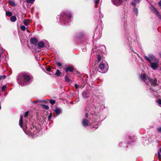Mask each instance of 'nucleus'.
<instances>
[{
  "mask_svg": "<svg viewBox=\"0 0 161 161\" xmlns=\"http://www.w3.org/2000/svg\"><path fill=\"white\" fill-rule=\"evenodd\" d=\"M9 4L13 7H15L16 6V4L14 3V1L12 0H9Z\"/></svg>",
  "mask_w": 161,
  "mask_h": 161,
  "instance_id": "nucleus-17",
  "label": "nucleus"
},
{
  "mask_svg": "<svg viewBox=\"0 0 161 161\" xmlns=\"http://www.w3.org/2000/svg\"><path fill=\"white\" fill-rule=\"evenodd\" d=\"M98 69L102 73L106 72L108 69V66L106 61H102L98 67Z\"/></svg>",
  "mask_w": 161,
  "mask_h": 161,
  "instance_id": "nucleus-4",
  "label": "nucleus"
},
{
  "mask_svg": "<svg viewBox=\"0 0 161 161\" xmlns=\"http://www.w3.org/2000/svg\"><path fill=\"white\" fill-rule=\"evenodd\" d=\"M64 69L66 72H73L74 70L73 68L68 65L66 66V67L64 68Z\"/></svg>",
  "mask_w": 161,
  "mask_h": 161,
  "instance_id": "nucleus-6",
  "label": "nucleus"
},
{
  "mask_svg": "<svg viewBox=\"0 0 161 161\" xmlns=\"http://www.w3.org/2000/svg\"><path fill=\"white\" fill-rule=\"evenodd\" d=\"M52 116V113H50L49 114V116L48 117V120H49L51 119V117Z\"/></svg>",
  "mask_w": 161,
  "mask_h": 161,
  "instance_id": "nucleus-36",
  "label": "nucleus"
},
{
  "mask_svg": "<svg viewBox=\"0 0 161 161\" xmlns=\"http://www.w3.org/2000/svg\"><path fill=\"white\" fill-rule=\"evenodd\" d=\"M84 35V34L82 33H77L76 35V37L78 38L82 37Z\"/></svg>",
  "mask_w": 161,
  "mask_h": 161,
  "instance_id": "nucleus-16",
  "label": "nucleus"
},
{
  "mask_svg": "<svg viewBox=\"0 0 161 161\" xmlns=\"http://www.w3.org/2000/svg\"><path fill=\"white\" fill-rule=\"evenodd\" d=\"M37 42V40L35 38H32L30 40V42L32 44L36 43Z\"/></svg>",
  "mask_w": 161,
  "mask_h": 161,
  "instance_id": "nucleus-12",
  "label": "nucleus"
},
{
  "mask_svg": "<svg viewBox=\"0 0 161 161\" xmlns=\"http://www.w3.org/2000/svg\"><path fill=\"white\" fill-rule=\"evenodd\" d=\"M82 95L84 98H86L89 96L90 93L86 92H82Z\"/></svg>",
  "mask_w": 161,
  "mask_h": 161,
  "instance_id": "nucleus-9",
  "label": "nucleus"
},
{
  "mask_svg": "<svg viewBox=\"0 0 161 161\" xmlns=\"http://www.w3.org/2000/svg\"><path fill=\"white\" fill-rule=\"evenodd\" d=\"M54 111L56 112V113L58 114H60L62 112V110L60 109L59 108H56L54 110Z\"/></svg>",
  "mask_w": 161,
  "mask_h": 161,
  "instance_id": "nucleus-14",
  "label": "nucleus"
},
{
  "mask_svg": "<svg viewBox=\"0 0 161 161\" xmlns=\"http://www.w3.org/2000/svg\"><path fill=\"white\" fill-rule=\"evenodd\" d=\"M18 79L19 84L23 86L24 85V83L29 82L31 77L27 73H24L20 74Z\"/></svg>",
  "mask_w": 161,
  "mask_h": 161,
  "instance_id": "nucleus-3",
  "label": "nucleus"
},
{
  "mask_svg": "<svg viewBox=\"0 0 161 161\" xmlns=\"http://www.w3.org/2000/svg\"><path fill=\"white\" fill-rule=\"evenodd\" d=\"M159 151L160 152V153H161V148H160L159 149Z\"/></svg>",
  "mask_w": 161,
  "mask_h": 161,
  "instance_id": "nucleus-46",
  "label": "nucleus"
},
{
  "mask_svg": "<svg viewBox=\"0 0 161 161\" xmlns=\"http://www.w3.org/2000/svg\"><path fill=\"white\" fill-rule=\"evenodd\" d=\"M159 105H161V100L159 99L157 102Z\"/></svg>",
  "mask_w": 161,
  "mask_h": 161,
  "instance_id": "nucleus-38",
  "label": "nucleus"
},
{
  "mask_svg": "<svg viewBox=\"0 0 161 161\" xmlns=\"http://www.w3.org/2000/svg\"><path fill=\"white\" fill-rule=\"evenodd\" d=\"M28 114H29V112L28 111H26V112H25V114H24V117H26L28 115Z\"/></svg>",
  "mask_w": 161,
  "mask_h": 161,
  "instance_id": "nucleus-31",
  "label": "nucleus"
},
{
  "mask_svg": "<svg viewBox=\"0 0 161 161\" xmlns=\"http://www.w3.org/2000/svg\"><path fill=\"white\" fill-rule=\"evenodd\" d=\"M158 159L159 160L161 159V155L159 151L158 153Z\"/></svg>",
  "mask_w": 161,
  "mask_h": 161,
  "instance_id": "nucleus-28",
  "label": "nucleus"
},
{
  "mask_svg": "<svg viewBox=\"0 0 161 161\" xmlns=\"http://www.w3.org/2000/svg\"><path fill=\"white\" fill-rule=\"evenodd\" d=\"M50 68H47L46 69V70L48 71H50Z\"/></svg>",
  "mask_w": 161,
  "mask_h": 161,
  "instance_id": "nucleus-41",
  "label": "nucleus"
},
{
  "mask_svg": "<svg viewBox=\"0 0 161 161\" xmlns=\"http://www.w3.org/2000/svg\"><path fill=\"white\" fill-rule=\"evenodd\" d=\"M56 65L58 66H62V64L59 62H57L56 63Z\"/></svg>",
  "mask_w": 161,
  "mask_h": 161,
  "instance_id": "nucleus-30",
  "label": "nucleus"
},
{
  "mask_svg": "<svg viewBox=\"0 0 161 161\" xmlns=\"http://www.w3.org/2000/svg\"><path fill=\"white\" fill-rule=\"evenodd\" d=\"M158 130L159 132H161V127H159L158 129Z\"/></svg>",
  "mask_w": 161,
  "mask_h": 161,
  "instance_id": "nucleus-40",
  "label": "nucleus"
},
{
  "mask_svg": "<svg viewBox=\"0 0 161 161\" xmlns=\"http://www.w3.org/2000/svg\"><path fill=\"white\" fill-rule=\"evenodd\" d=\"M10 20L12 22H15L16 20V17L15 16H12L11 17Z\"/></svg>",
  "mask_w": 161,
  "mask_h": 161,
  "instance_id": "nucleus-18",
  "label": "nucleus"
},
{
  "mask_svg": "<svg viewBox=\"0 0 161 161\" xmlns=\"http://www.w3.org/2000/svg\"><path fill=\"white\" fill-rule=\"evenodd\" d=\"M133 11L136 14V15H137L138 14V9L137 8H136L135 7H134V8H133Z\"/></svg>",
  "mask_w": 161,
  "mask_h": 161,
  "instance_id": "nucleus-20",
  "label": "nucleus"
},
{
  "mask_svg": "<svg viewBox=\"0 0 161 161\" xmlns=\"http://www.w3.org/2000/svg\"><path fill=\"white\" fill-rule=\"evenodd\" d=\"M101 57L100 55H98L97 57V61L98 63H99L101 60Z\"/></svg>",
  "mask_w": 161,
  "mask_h": 161,
  "instance_id": "nucleus-19",
  "label": "nucleus"
},
{
  "mask_svg": "<svg viewBox=\"0 0 161 161\" xmlns=\"http://www.w3.org/2000/svg\"><path fill=\"white\" fill-rule=\"evenodd\" d=\"M158 3L159 5L160 6H161V1H159L158 2Z\"/></svg>",
  "mask_w": 161,
  "mask_h": 161,
  "instance_id": "nucleus-42",
  "label": "nucleus"
},
{
  "mask_svg": "<svg viewBox=\"0 0 161 161\" xmlns=\"http://www.w3.org/2000/svg\"><path fill=\"white\" fill-rule=\"evenodd\" d=\"M159 55L160 58H161V53H159Z\"/></svg>",
  "mask_w": 161,
  "mask_h": 161,
  "instance_id": "nucleus-44",
  "label": "nucleus"
},
{
  "mask_svg": "<svg viewBox=\"0 0 161 161\" xmlns=\"http://www.w3.org/2000/svg\"><path fill=\"white\" fill-rule=\"evenodd\" d=\"M149 80L152 85L153 86H156L157 84V80L156 79L154 78L153 79L149 78Z\"/></svg>",
  "mask_w": 161,
  "mask_h": 161,
  "instance_id": "nucleus-7",
  "label": "nucleus"
},
{
  "mask_svg": "<svg viewBox=\"0 0 161 161\" xmlns=\"http://www.w3.org/2000/svg\"><path fill=\"white\" fill-rule=\"evenodd\" d=\"M99 0H94V2L95 3L97 4L99 3Z\"/></svg>",
  "mask_w": 161,
  "mask_h": 161,
  "instance_id": "nucleus-34",
  "label": "nucleus"
},
{
  "mask_svg": "<svg viewBox=\"0 0 161 161\" xmlns=\"http://www.w3.org/2000/svg\"><path fill=\"white\" fill-rule=\"evenodd\" d=\"M6 77V76L5 75H3L0 76V80L2 79H5Z\"/></svg>",
  "mask_w": 161,
  "mask_h": 161,
  "instance_id": "nucleus-33",
  "label": "nucleus"
},
{
  "mask_svg": "<svg viewBox=\"0 0 161 161\" xmlns=\"http://www.w3.org/2000/svg\"><path fill=\"white\" fill-rule=\"evenodd\" d=\"M6 14L8 16H11L12 15V13L9 11H7L6 12Z\"/></svg>",
  "mask_w": 161,
  "mask_h": 161,
  "instance_id": "nucleus-22",
  "label": "nucleus"
},
{
  "mask_svg": "<svg viewBox=\"0 0 161 161\" xmlns=\"http://www.w3.org/2000/svg\"><path fill=\"white\" fill-rule=\"evenodd\" d=\"M49 102L51 104L53 105L55 103V101L54 100L51 99L49 100Z\"/></svg>",
  "mask_w": 161,
  "mask_h": 161,
  "instance_id": "nucleus-27",
  "label": "nucleus"
},
{
  "mask_svg": "<svg viewBox=\"0 0 161 161\" xmlns=\"http://www.w3.org/2000/svg\"><path fill=\"white\" fill-rule=\"evenodd\" d=\"M118 3H115V5L118 6L120 5L122 3V0H119Z\"/></svg>",
  "mask_w": 161,
  "mask_h": 161,
  "instance_id": "nucleus-25",
  "label": "nucleus"
},
{
  "mask_svg": "<svg viewBox=\"0 0 161 161\" xmlns=\"http://www.w3.org/2000/svg\"><path fill=\"white\" fill-rule=\"evenodd\" d=\"M27 31H28V29H27Z\"/></svg>",
  "mask_w": 161,
  "mask_h": 161,
  "instance_id": "nucleus-49",
  "label": "nucleus"
},
{
  "mask_svg": "<svg viewBox=\"0 0 161 161\" xmlns=\"http://www.w3.org/2000/svg\"><path fill=\"white\" fill-rule=\"evenodd\" d=\"M6 88V85L3 86L2 87V91H4L5 90V89Z\"/></svg>",
  "mask_w": 161,
  "mask_h": 161,
  "instance_id": "nucleus-32",
  "label": "nucleus"
},
{
  "mask_svg": "<svg viewBox=\"0 0 161 161\" xmlns=\"http://www.w3.org/2000/svg\"><path fill=\"white\" fill-rule=\"evenodd\" d=\"M60 22L63 25H66V23L68 22L71 17V14L68 11L62 12L60 14Z\"/></svg>",
  "mask_w": 161,
  "mask_h": 161,
  "instance_id": "nucleus-2",
  "label": "nucleus"
},
{
  "mask_svg": "<svg viewBox=\"0 0 161 161\" xmlns=\"http://www.w3.org/2000/svg\"><path fill=\"white\" fill-rule=\"evenodd\" d=\"M86 117H88V114L87 113H86Z\"/></svg>",
  "mask_w": 161,
  "mask_h": 161,
  "instance_id": "nucleus-43",
  "label": "nucleus"
},
{
  "mask_svg": "<svg viewBox=\"0 0 161 161\" xmlns=\"http://www.w3.org/2000/svg\"><path fill=\"white\" fill-rule=\"evenodd\" d=\"M118 1H119V0H114L113 2V3H114V4L115 5V3H118Z\"/></svg>",
  "mask_w": 161,
  "mask_h": 161,
  "instance_id": "nucleus-37",
  "label": "nucleus"
},
{
  "mask_svg": "<svg viewBox=\"0 0 161 161\" xmlns=\"http://www.w3.org/2000/svg\"><path fill=\"white\" fill-rule=\"evenodd\" d=\"M1 57V54L0 53V58Z\"/></svg>",
  "mask_w": 161,
  "mask_h": 161,
  "instance_id": "nucleus-47",
  "label": "nucleus"
},
{
  "mask_svg": "<svg viewBox=\"0 0 161 161\" xmlns=\"http://www.w3.org/2000/svg\"><path fill=\"white\" fill-rule=\"evenodd\" d=\"M29 19H25L24 20V23L25 25H27L29 24Z\"/></svg>",
  "mask_w": 161,
  "mask_h": 161,
  "instance_id": "nucleus-23",
  "label": "nucleus"
},
{
  "mask_svg": "<svg viewBox=\"0 0 161 161\" xmlns=\"http://www.w3.org/2000/svg\"><path fill=\"white\" fill-rule=\"evenodd\" d=\"M20 29L22 31H24L25 30L26 28L25 26L21 25L20 26Z\"/></svg>",
  "mask_w": 161,
  "mask_h": 161,
  "instance_id": "nucleus-29",
  "label": "nucleus"
},
{
  "mask_svg": "<svg viewBox=\"0 0 161 161\" xmlns=\"http://www.w3.org/2000/svg\"><path fill=\"white\" fill-rule=\"evenodd\" d=\"M4 50L3 49L2 51V53H3L4 52Z\"/></svg>",
  "mask_w": 161,
  "mask_h": 161,
  "instance_id": "nucleus-45",
  "label": "nucleus"
},
{
  "mask_svg": "<svg viewBox=\"0 0 161 161\" xmlns=\"http://www.w3.org/2000/svg\"><path fill=\"white\" fill-rule=\"evenodd\" d=\"M144 58L150 63L151 67L153 70L156 69L158 66L159 61L158 59L153 55H150L148 57L145 56Z\"/></svg>",
  "mask_w": 161,
  "mask_h": 161,
  "instance_id": "nucleus-1",
  "label": "nucleus"
},
{
  "mask_svg": "<svg viewBox=\"0 0 161 161\" xmlns=\"http://www.w3.org/2000/svg\"><path fill=\"white\" fill-rule=\"evenodd\" d=\"M61 74V73L60 72V71L58 69H57V70L55 74L58 76H60Z\"/></svg>",
  "mask_w": 161,
  "mask_h": 161,
  "instance_id": "nucleus-24",
  "label": "nucleus"
},
{
  "mask_svg": "<svg viewBox=\"0 0 161 161\" xmlns=\"http://www.w3.org/2000/svg\"><path fill=\"white\" fill-rule=\"evenodd\" d=\"M82 125L85 127H86L88 125V122L87 119H84L82 121Z\"/></svg>",
  "mask_w": 161,
  "mask_h": 161,
  "instance_id": "nucleus-11",
  "label": "nucleus"
},
{
  "mask_svg": "<svg viewBox=\"0 0 161 161\" xmlns=\"http://www.w3.org/2000/svg\"><path fill=\"white\" fill-rule=\"evenodd\" d=\"M41 106L43 109H49V108L48 106L47 105L45 104H42Z\"/></svg>",
  "mask_w": 161,
  "mask_h": 161,
  "instance_id": "nucleus-21",
  "label": "nucleus"
},
{
  "mask_svg": "<svg viewBox=\"0 0 161 161\" xmlns=\"http://www.w3.org/2000/svg\"><path fill=\"white\" fill-rule=\"evenodd\" d=\"M23 117L22 115H20V117L19 121V125L21 128H22Z\"/></svg>",
  "mask_w": 161,
  "mask_h": 161,
  "instance_id": "nucleus-15",
  "label": "nucleus"
},
{
  "mask_svg": "<svg viewBox=\"0 0 161 161\" xmlns=\"http://www.w3.org/2000/svg\"><path fill=\"white\" fill-rule=\"evenodd\" d=\"M65 80L66 81H67L68 82H69L70 80L69 79L68 77L67 76L65 77Z\"/></svg>",
  "mask_w": 161,
  "mask_h": 161,
  "instance_id": "nucleus-35",
  "label": "nucleus"
},
{
  "mask_svg": "<svg viewBox=\"0 0 161 161\" xmlns=\"http://www.w3.org/2000/svg\"><path fill=\"white\" fill-rule=\"evenodd\" d=\"M141 0H133V2H132L131 3V4L134 7L136 6V3H139Z\"/></svg>",
  "mask_w": 161,
  "mask_h": 161,
  "instance_id": "nucleus-10",
  "label": "nucleus"
},
{
  "mask_svg": "<svg viewBox=\"0 0 161 161\" xmlns=\"http://www.w3.org/2000/svg\"><path fill=\"white\" fill-rule=\"evenodd\" d=\"M1 106H0V109H1Z\"/></svg>",
  "mask_w": 161,
  "mask_h": 161,
  "instance_id": "nucleus-48",
  "label": "nucleus"
},
{
  "mask_svg": "<svg viewBox=\"0 0 161 161\" xmlns=\"http://www.w3.org/2000/svg\"><path fill=\"white\" fill-rule=\"evenodd\" d=\"M38 47L39 49H41L44 47V43L43 42H41L38 43L37 44Z\"/></svg>",
  "mask_w": 161,
  "mask_h": 161,
  "instance_id": "nucleus-8",
  "label": "nucleus"
},
{
  "mask_svg": "<svg viewBox=\"0 0 161 161\" xmlns=\"http://www.w3.org/2000/svg\"><path fill=\"white\" fill-rule=\"evenodd\" d=\"M75 87L76 89H77L78 88V85L77 84H75Z\"/></svg>",
  "mask_w": 161,
  "mask_h": 161,
  "instance_id": "nucleus-39",
  "label": "nucleus"
},
{
  "mask_svg": "<svg viewBox=\"0 0 161 161\" xmlns=\"http://www.w3.org/2000/svg\"><path fill=\"white\" fill-rule=\"evenodd\" d=\"M160 69H161V67H160Z\"/></svg>",
  "mask_w": 161,
  "mask_h": 161,
  "instance_id": "nucleus-50",
  "label": "nucleus"
},
{
  "mask_svg": "<svg viewBox=\"0 0 161 161\" xmlns=\"http://www.w3.org/2000/svg\"><path fill=\"white\" fill-rule=\"evenodd\" d=\"M153 12L156 14V15L160 19H161V15L157 10L154 7H153L152 9Z\"/></svg>",
  "mask_w": 161,
  "mask_h": 161,
  "instance_id": "nucleus-5",
  "label": "nucleus"
},
{
  "mask_svg": "<svg viewBox=\"0 0 161 161\" xmlns=\"http://www.w3.org/2000/svg\"><path fill=\"white\" fill-rule=\"evenodd\" d=\"M26 2L28 3H31V4L33 3L35 0H26Z\"/></svg>",
  "mask_w": 161,
  "mask_h": 161,
  "instance_id": "nucleus-26",
  "label": "nucleus"
},
{
  "mask_svg": "<svg viewBox=\"0 0 161 161\" xmlns=\"http://www.w3.org/2000/svg\"><path fill=\"white\" fill-rule=\"evenodd\" d=\"M141 79L145 82H146V80H147L146 75V74H143L141 75Z\"/></svg>",
  "mask_w": 161,
  "mask_h": 161,
  "instance_id": "nucleus-13",
  "label": "nucleus"
}]
</instances>
